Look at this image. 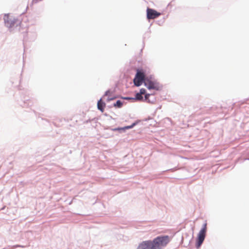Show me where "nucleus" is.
Listing matches in <instances>:
<instances>
[{
	"mask_svg": "<svg viewBox=\"0 0 249 249\" xmlns=\"http://www.w3.org/2000/svg\"><path fill=\"white\" fill-rule=\"evenodd\" d=\"M170 238L167 235L159 236L153 240L142 242L138 247V249H162L169 242Z\"/></svg>",
	"mask_w": 249,
	"mask_h": 249,
	"instance_id": "obj_1",
	"label": "nucleus"
},
{
	"mask_svg": "<svg viewBox=\"0 0 249 249\" xmlns=\"http://www.w3.org/2000/svg\"><path fill=\"white\" fill-rule=\"evenodd\" d=\"M207 231V223H205L203 226L202 229L199 232L198 234L197 241L196 243V247L198 248L202 244L203 241L204 240L206 233Z\"/></svg>",
	"mask_w": 249,
	"mask_h": 249,
	"instance_id": "obj_2",
	"label": "nucleus"
},
{
	"mask_svg": "<svg viewBox=\"0 0 249 249\" xmlns=\"http://www.w3.org/2000/svg\"><path fill=\"white\" fill-rule=\"evenodd\" d=\"M144 78V73L142 71L138 70L134 79V83L135 85L136 86H141L143 82H144V80H145Z\"/></svg>",
	"mask_w": 249,
	"mask_h": 249,
	"instance_id": "obj_3",
	"label": "nucleus"
},
{
	"mask_svg": "<svg viewBox=\"0 0 249 249\" xmlns=\"http://www.w3.org/2000/svg\"><path fill=\"white\" fill-rule=\"evenodd\" d=\"M146 14L147 18L148 19H155L161 15L160 12L150 8H147Z\"/></svg>",
	"mask_w": 249,
	"mask_h": 249,
	"instance_id": "obj_4",
	"label": "nucleus"
},
{
	"mask_svg": "<svg viewBox=\"0 0 249 249\" xmlns=\"http://www.w3.org/2000/svg\"><path fill=\"white\" fill-rule=\"evenodd\" d=\"M144 85L149 89L159 90L160 89L159 84L157 82L148 79L144 80Z\"/></svg>",
	"mask_w": 249,
	"mask_h": 249,
	"instance_id": "obj_5",
	"label": "nucleus"
},
{
	"mask_svg": "<svg viewBox=\"0 0 249 249\" xmlns=\"http://www.w3.org/2000/svg\"><path fill=\"white\" fill-rule=\"evenodd\" d=\"M106 106V104L104 103L102 99H100L97 103V107L99 110L103 112L104 111V108Z\"/></svg>",
	"mask_w": 249,
	"mask_h": 249,
	"instance_id": "obj_6",
	"label": "nucleus"
},
{
	"mask_svg": "<svg viewBox=\"0 0 249 249\" xmlns=\"http://www.w3.org/2000/svg\"><path fill=\"white\" fill-rule=\"evenodd\" d=\"M5 25L8 28H11L14 26L15 21L6 20L4 18Z\"/></svg>",
	"mask_w": 249,
	"mask_h": 249,
	"instance_id": "obj_7",
	"label": "nucleus"
},
{
	"mask_svg": "<svg viewBox=\"0 0 249 249\" xmlns=\"http://www.w3.org/2000/svg\"><path fill=\"white\" fill-rule=\"evenodd\" d=\"M142 99H143V97H142V95L140 93H137L136 94L135 98H133V100L140 101V100H142Z\"/></svg>",
	"mask_w": 249,
	"mask_h": 249,
	"instance_id": "obj_8",
	"label": "nucleus"
},
{
	"mask_svg": "<svg viewBox=\"0 0 249 249\" xmlns=\"http://www.w3.org/2000/svg\"><path fill=\"white\" fill-rule=\"evenodd\" d=\"M123 106V103L122 102L120 101V100H118L116 103L115 104H114V106L115 107H121Z\"/></svg>",
	"mask_w": 249,
	"mask_h": 249,
	"instance_id": "obj_9",
	"label": "nucleus"
},
{
	"mask_svg": "<svg viewBox=\"0 0 249 249\" xmlns=\"http://www.w3.org/2000/svg\"><path fill=\"white\" fill-rule=\"evenodd\" d=\"M146 90L144 89H141L140 91V93L142 95L143 94H145Z\"/></svg>",
	"mask_w": 249,
	"mask_h": 249,
	"instance_id": "obj_10",
	"label": "nucleus"
},
{
	"mask_svg": "<svg viewBox=\"0 0 249 249\" xmlns=\"http://www.w3.org/2000/svg\"><path fill=\"white\" fill-rule=\"evenodd\" d=\"M150 96V94H145V99L146 100H148L149 97Z\"/></svg>",
	"mask_w": 249,
	"mask_h": 249,
	"instance_id": "obj_11",
	"label": "nucleus"
},
{
	"mask_svg": "<svg viewBox=\"0 0 249 249\" xmlns=\"http://www.w3.org/2000/svg\"><path fill=\"white\" fill-rule=\"evenodd\" d=\"M110 91L109 90H107L106 92L105 95L108 96L110 95Z\"/></svg>",
	"mask_w": 249,
	"mask_h": 249,
	"instance_id": "obj_12",
	"label": "nucleus"
},
{
	"mask_svg": "<svg viewBox=\"0 0 249 249\" xmlns=\"http://www.w3.org/2000/svg\"><path fill=\"white\" fill-rule=\"evenodd\" d=\"M123 99H125V100H130V99H133V98H130V97H124Z\"/></svg>",
	"mask_w": 249,
	"mask_h": 249,
	"instance_id": "obj_13",
	"label": "nucleus"
},
{
	"mask_svg": "<svg viewBox=\"0 0 249 249\" xmlns=\"http://www.w3.org/2000/svg\"><path fill=\"white\" fill-rule=\"evenodd\" d=\"M131 127H132V126H129L126 127V128H130Z\"/></svg>",
	"mask_w": 249,
	"mask_h": 249,
	"instance_id": "obj_14",
	"label": "nucleus"
},
{
	"mask_svg": "<svg viewBox=\"0 0 249 249\" xmlns=\"http://www.w3.org/2000/svg\"><path fill=\"white\" fill-rule=\"evenodd\" d=\"M114 98H111V99H109L108 100V101H109V100H113Z\"/></svg>",
	"mask_w": 249,
	"mask_h": 249,
	"instance_id": "obj_15",
	"label": "nucleus"
}]
</instances>
